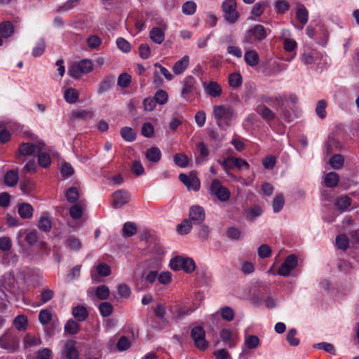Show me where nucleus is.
Returning <instances> with one entry per match:
<instances>
[{"instance_id":"nucleus-35","label":"nucleus","mask_w":359,"mask_h":359,"mask_svg":"<svg viewBox=\"0 0 359 359\" xmlns=\"http://www.w3.org/2000/svg\"><path fill=\"white\" fill-rule=\"evenodd\" d=\"M123 236L130 237L137 233V227L135 223L131 222H126L123 226Z\"/></svg>"},{"instance_id":"nucleus-31","label":"nucleus","mask_w":359,"mask_h":359,"mask_svg":"<svg viewBox=\"0 0 359 359\" xmlns=\"http://www.w3.org/2000/svg\"><path fill=\"white\" fill-rule=\"evenodd\" d=\"M72 315L79 321H83L88 317V313L86 307L77 306L74 308Z\"/></svg>"},{"instance_id":"nucleus-10","label":"nucleus","mask_w":359,"mask_h":359,"mask_svg":"<svg viewBox=\"0 0 359 359\" xmlns=\"http://www.w3.org/2000/svg\"><path fill=\"white\" fill-rule=\"evenodd\" d=\"M130 199L128 191L123 189L115 191L111 195V205L114 208H120L127 204Z\"/></svg>"},{"instance_id":"nucleus-13","label":"nucleus","mask_w":359,"mask_h":359,"mask_svg":"<svg viewBox=\"0 0 359 359\" xmlns=\"http://www.w3.org/2000/svg\"><path fill=\"white\" fill-rule=\"evenodd\" d=\"M194 310L195 308L181 304L175 305L170 309L172 318L175 320H179L186 316H189L192 313Z\"/></svg>"},{"instance_id":"nucleus-51","label":"nucleus","mask_w":359,"mask_h":359,"mask_svg":"<svg viewBox=\"0 0 359 359\" xmlns=\"http://www.w3.org/2000/svg\"><path fill=\"white\" fill-rule=\"evenodd\" d=\"M14 325L18 330H25L27 325V318L25 316H18L14 320Z\"/></svg>"},{"instance_id":"nucleus-50","label":"nucleus","mask_w":359,"mask_h":359,"mask_svg":"<svg viewBox=\"0 0 359 359\" xmlns=\"http://www.w3.org/2000/svg\"><path fill=\"white\" fill-rule=\"evenodd\" d=\"M274 8L277 13L283 14L289 10L290 4L284 0H278L274 4Z\"/></svg>"},{"instance_id":"nucleus-20","label":"nucleus","mask_w":359,"mask_h":359,"mask_svg":"<svg viewBox=\"0 0 359 359\" xmlns=\"http://www.w3.org/2000/svg\"><path fill=\"white\" fill-rule=\"evenodd\" d=\"M205 92L212 97H219L222 93V87L215 81L209 82L205 87Z\"/></svg>"},{"instance_id":"nucleus-17","label":"nucleus","mask_w":359,"mask_h":359,"mask_svg":"<svg viewBox=\"0 0 359 359\" xmlns=\"http://www.w3.org/2000/svg\"><path fill=\"white\" fill-rule=\"evenodd\" d=\"M189 57L184 55L180 60L177 61L172 67V72L176 75L182 74L188 67Z\"/></svg>"},{"instance_id":"nucleus-22","label":"nucleus","mask_w":359,"mask_h":359,"mask_svg":"<svg viewBox=\"0 0 359 359\" xmlns=\"http://www.w3.org/2000/svg\"><path fill=\"white\" fill-rule=\"evenodd\" d=\"M40 230L48 232L51 229L52 223L48 212H43L38 222Z\"/></svg>"},{"instance_id":"nucleus-47","label":"nucleus","mask_w":359,"mask_h":359,"mask_svg":"<svg viewBox=\"0 0 359 359\" xmlns=\"http://www.w3.org/2000/svg\"><path fill=\"white\" fill-rule=\"evenodd\" d=\"M173 161L180 168H185L189 164L188 157L184 154H175L174 156Z\"/></svg>"},{"instance_id":"nucleus-11","label":"nucleus","mask_w":359,"mask_h":359,"mask_svg":"<svg viewBox=\"0 0 359 359\" xmlns=\"http://www.w3.org/2000/svg\"><path fill=\"white\" fill-rule=\"evenodd\" d=\"M260 345V339L256 335L245 334L244 336V342L243 345V351L239 355V359H246L245 358V349H255Z\"/></svg>"},{"instance_id":"nucleus-63","label":"nucleus","mask_w":359,"mask_h":359,"mask_svg":"<svg viewBox=\"0 0 359 359\" xmlns=\"http://www.w3.org/2000/svg\"><path fill=\"white\" fill-rule=\"evenodd\" d=\"M265 8V3L263 1H259L256 3L251 11V14L256 16L259 17L264 11Z\"/></svg>"},{"instance_id":"nucleus-34","label":"nucleus","mask_w":359,"mask_h":359,"mask_svg":"<svg viewBox=\"0 0 359 359\" xmlns=\"http://www.w3.org/2000/svg\"><path fill=\"white\" fill-rule=\"evenodd\" d=\"M0 33L3 38H8L13 33V26L8 22L5 21L0 24Z\"/></svg>"},{"instance_id":"nucleus-4","label":"nucleus","mask_w":359,"mask_h":359,"mask_svg":"<svg viewBox=\"0 0 359 359\" xmlns=\"http://www.w3.org/2000/svg\"><path fill=\"white\" fill-rule=\"evenodd\" d=\"M222 9L224 18L228 22L234 23L239 18L236 0H224L222 4Z\"/></svg>"},{"instance_id":"nucleus-12","label":"nucleus","mask_w":359,"mask_h":359,"mask_svg":"<svg viewBox=\"0 0 359 359\" xmlns=\"http://www.w3.org/2000/svg\"><path fill=\"white\" fill-rule=\"evenodd\" d=\"M167 29L166 23H162L159 27H153L149 32V38L151 41L157 44H161L165 39V32Z\"/></svg>"},{"instance_id":"nucleus-25","label":"nucleus","mask_w":359,"mask_h":359,"mask_svg":"<svg viewBox=\"0 0 359 359\" xmlns=\"http://www.w3.org/2000/svg\"><path fill=\"white\" fill-rule=\"evenodd\" d=\"M34 209L29 203H22L18 206V213L23 219H30L33 216Z\"/></svg>"},{"instance_id":"nucleus-62","label":"nucleus","mask_w":359,"mask_h":359,"mask_svg":"<svg viewBox=\"0 0 359 359\" xmlns=\"http://www.w3.org/2000/svg\"><path fill=\"white\" fill-rule=\"evenodd\" d=\"M154 99L156 103L164 104L168 101V94L163 90H158L155 93Z\"/></svg>"},{"instance_id":"nucleus-42","label":"nucleus","mask_w":359,"mask_h":359,"mask_svg":"<svg viewBox=\"0 0 359 359\" xmlns=\"http://www.w3.org/2000/svg\"><path fill=\"white\" fill-rule=\"evenodd\" d=\"M336 245L338 249L346 250L349 245V240L347 236L344 234L339 235L336 237Z\"/></svg>"},{"instance_id":"nucleus-52","label":"nucleus","mask_w":359,"mask_h":359,"mask_svg":"<svg viewBox=\"0 0 359 359\" xmlns=\"http://www.w3.org/2000/svg\"><path fill=\"white\" fill-rule=\"evenodd\" d=\"M83 74L89 73L93 70V63L90 60H82L76 63Z\"/></svg>"},{"instance_id":"nucleus-58","label":"nucleus","mask_w":359,"mask_h":359,"mask_svg":"<svg viewBox=\"0 0 359 359\" xmlns=\"http://www.w3.org/2000/svg\"><path fill=\"white\" fill-rule=\"evenodd\" d=\"M116 45L118 48L124 53L130 51L131 46L130 43L122 37H119L116 39Z\"/></svg>"},{"instance_id":"nucleus-24","label":"nucleus","mask_w":359,"mask_h":359,"mask_svg":"<svg viewBox=\"0 0 359 359\" xmlns=\"http://www.w3.org/2000/svg\"><path fill=\"white\" fill-rule=\"evenodd\" d=\"M339 182V176L335 172H328L324 177V182L326 187L330 188L336 187Z\"/></svg>"},{"instance_id":"nucleus-43","label":"nucleus","mask_w":359,"mask_h":359,"mask_svg":"<svg viewBox=\"0 0 359 359\" xmlns=\"http://www.w3.org/2000/svg\"><path fill=\"white\" fill-rule=\"evenodd\" d=\"M52 317V312L48 309H42L39 313V320L43 325L48 324Z\"/></svg>"},{"instance_id":"nucleus-56","label":"nucleus","mask_w":359,"mask_h":359,"mask_svg":"<svg viewBox=\"0 0 359 359\" xmlns=\"http://www.w3.org/2000/svg\"><path fill=\"white\" fill-rule=\"evenodd\" d=\"M222 318L226 321H231L234 318V311L229 306H224L220 309Z\"/></svg>"},{"instance_id":"nucleus-6","label":"nucleus","mask_w":359,"mask_h":359,"mask_svg":"<svg viewBox=\"0 0 359 359\" xmlns=\"http://www.w3.org/2000/svg\"><path fill=\"white\" fill-rule=\"evenodd\" d=\"M210 194L215 196L220 201H227L231 196L229 190L222 186L219 180H212L210 185Z\"/></svg>"},{"instance_id":"nucleus-1","label":"nucleus","mask_w":359,"mask_h":359,"mask_svg":"<svg viewBox=\"0 0 359 359\" xmlns=\"http://www.w3.org/2000/svg\"><path fill=\"white\" fill-rule=\"evenodd\" d=\"M213 116L217 126L222 129H226L230 122L236 118V113L231 107L216 105L213 107Z\"/></svg>"},{"instance_id":"nucleus-61","label":"nucleus","mask_w":359,"mask_h":359,"mask_svg":"<svg viewBox=\"0 0 359 359\" xmlns=\"http://www.w3.org/2000/svg\"><path fill=\"white\" fill-rule=\"evenodd\" d=\"M297 330L294 328L289 330L287 334V340L291 346H296L299 344V340L295 337Z\"/></svg>"},{"instance_id":"nucleus-57","label":"nucleus","mask_w":359,"mask_h":359,"mask_svg":"<svg viewBox=\"0 0 359 359\" xmlns=\"http://www.w3.org/2000/svg\"><path fill=\"white\" fill-rule=\"evenodd\" d=\"M102 41L97 35H91L87 39V44L91 49H98Z\"/></svg>"},{"instance_id":"nucleus-60","label":"nucleus","mask_w":359,"mask_h":359,"mask_svg":"<svg viewBox=\"0 0 359 359\" xmlns=\"http://www.w3.org/2000/svg\"><path fill=\"white\" fill-rule=\"evenodd\" d=\"M131 81V76L127 73H122L119 75L117 81V84L122 88H126L129 86Z\"/></svg>"},{"instance_id":"nucleus-19","label":"nucleus","mask_w":359,"mask_h":359,"mask_svg":"<svg viewBox=\"0 0 359 359\" xmlns=\"http://www.w3.org/2000/svg\"><path fill=\"white\" fill-rule=\"evenodd\" d=\"M85 209L86 203L84 201H81L79 203L73 205L69 208V215L74 219H79L83 216Z\"/></svg>"},{"instance_id":"nucleus-9","label":"nucleus","mask_w":359,"mask_h":359,"mask_svg":"<svg viewBox=\"0 0 359 359\" xmlns=\"http://www.w3.org/2000/svg\"><path fill=\"white\" fill-rule=\"evenodd\" d=\"M191 337L193 338L196 346L200 350H205L208 343L205 339V330L200 326H196L192 328L191 332Z\"/></svg>"},{"instance_id":"nucleus-46","label":"nucleus","mask_w":359,"mask_h":359,"mask_svg":"<svg viewBox=\"0 0 359 359\" xmlns=\"http://www.w3.org/2000/svg\"><path fill=\"white\" fill-rule=\"evenodd\" d=\"M220 337L229 348H233L235 343L231 340V332L229 330L224 329L220 332Z\"/></svg>"},{"instance_id":"nucleus-28","label":"nucleus","mask_w":359,"mask_h":359,"mask_svg":"<svg viewBox=\"0 0 359 359\" xmlns=\"http://www.w3.org/2000/svg\"><path fill=\"white\" fill-rule=\"evenodd\" d=\"M38 163L42 168H46L50 166L51 159L49 154L44 150L38 151Z\"/></svg>"},{"instance_id":"nucleus-59","label":"nucleus","mask_w":359,"mask_h":359,"mask_svg":"<svg viewBox=\"0 0 359 359\" xmlns=\"http://www.w3.org/2000/svg\"><path fill=\"white\" fill-rule=\"evenodd\" d=\"M12 248L11 239L8 236L0 238V250L3 252H8Z\"/></svg>"},{"instance_id":"nucleus-37","label":"nucleus","mask_w":359,"mask_h":359,"mask_svg":"<svg viewBox=\"0 0 359 359\" xmlns=\"http://www.w3.org/2000/svg\"><path fill=\"white\" fill-rule=\"evenodd\" d=\"M285 199L282 194H276L273 200L272 207L274 212H279L283 208Z\"/></svg>"},{"instance_id":"nucleus-41","label":"nucleus","mask_w":359,"mask_h":359,"mask_svg":"<svg viewBox=\"0 0 359 359\" xmlns=\"http://www.w3.org/2000/svg\"><path fill=\"white\" fill-rule=\"evenodd\" d=\"M257 112L266 121H271L275 118L274 113L266 106L259 107L257 108Z\"/></svg>"},{"instance_id":"nucleus-27","label":"nucleus","mask_w":359,"mask_h":359,"mask_svg":"<svg viewBox=\"0 0 359 359\" xmlns=\"http://www.w3.org/2000/svg\"><path fill=\"white\" fill-rule=\"evenodd\" d=\"M19 180L18 172L11 170L8 171L4 176L5 184L9 187H14Z\"/></svg>"},{"instance_id":"nucleus-55","label":"nucleus","mask_w":359,"mask_h":359,"mask_svg":"<svg viewBox=\"0 0 359 359\" xmlns=\"http://www.w3.org/2000/svg\"><path fill=\"white\" fill-rule=\"evenodd\" d=\"M65 331L69 334H74L79 331V324L74 320H69L65 325Z\"/></svg>"},{"instance_id":"nucleus-33","label":"nucleus","mask_w":359,"mask_h":359,"mask_svg":"<svg viewBox=\"0 0 359 359\" xmlns=\"http://www.w3.org/2000/svg\"><path fill=\"white\" fill-rule=\"evenodd\" d=\"M79 91L75 88H67L64 94L65 100L70 104L75 103L79 99Z\"/></svg>"},{"instance_id":"nucleus-29","label":"nucleus","mask_w":359,"mask_h":359,"mask_svg":"<svg viewBox=\"0 0 359 359\" xmlns=\"http://www.w3.org/2000/svg\"><path fill=\"white\" fill-rule=\"evenodd\" d=\"M344 163V158L341 154H335L329 160V164L334 170H340Z\"/></svg>"},{"instance_id":"nucleus-54","label":"nucleus","mask_w":359,"mask_h":359,"mask_svg":"<svg viewBox=\"0 0 359 359\" xmlns=\"http://www.w3.org/2000/svg\"><path fill=\"white\" fill-rule=\"evenodd\" d=\"M158 278V273L156 271H144L142 273V280L147 283H154Z\"/></svg>"},{"instance_id":"nucleus-49","label":"nucleus","mask_w":359,"mask_h":359,"mask_svg":"<svg viewBox=\"0 0 359 359\" xmlns=\"http://www.w3.org/2000/svg\"><path fill=\"white\" fill-rule=\"evenodd\" d=\"M192 229L191 222L189 219H184L177 226V231L181 235H186L190 232Z\"/></svg>"},{"instance_id":"nucleus-7","label":"nucleus","mask_w":359,"mask_h":359,"mask_svg":"<svg viewBox=\"0 0 359 359\" xmlns=\"http://www.w3.org/2000/svg\"><path fill=\"white\" fill-rule=\"evenodd\" d=\"M298 262L295 255H290L277 271V273L282 276H288L290 272L297 267Z\"/></svg>"},{"instance_id":"nucleus-16","label":"nucleus","mask_w":359,"mask_h":359,"mask_svg":"<svg viewBox=\"0 0 359 359\" xmlns=\"http://www.w3.org/2000/svg\"><path fill=\"white\" fill-rule=\"evenodd\" d=\"M341 143L334 137H329L325 142L323 153L326 156H330L334 151L341 149Z\"/></svg>"},{"instance_id":"nucleus-23","label":"nucleus","mask_w":359,"mask_h":359,"mask_svg":"<svg viewBox=\"0 0 359 359\" xmlns=\"http://www.w3.org/2000/svg\"><path fill=\"white\" fill-rule=\"evenodd\" d=\"M145 156L148 161L156 163L161 158V151L158 147H152L146 151Z\"/></svg>"},{"instance_id":"nucleus-18","label":"nucleus","mask_w":359,"mask_h":359,"mask_svg":"<svg viewBox=\"0 0 359 359\" xmlns=\"http://www.w3.org/2000/svg\"><path fill=\"white\" fill-rule=\"evenodd\" d=\"M244 60L248 66L254 67L259 63V56L256 50H248L244 54Z\"/></svg>"},{"instance_id":"nucleus-14","label":"nucleus","mask_w":359,"mask_h":359,"mask_svg":"<svg viewBox=\"0 0 359 359\" xmlns=\"http://www.w3.org/2000/svg\"><path fill=\"white\" fill-rule=\"evenodd\" d=\"M189 217L195 224H201L205 218L204 209L199 205H193L189 210Z\"/></svg>"},{"instance_id":"nucleus-15","label":"nucleus","mask_w":359,"mask_h":359,"mask_svg":"<svg viewBox=\"0 0 359 359\" xmlns=\"http://www.w3.org/2000/svg\"><path fill=\"white\" fill-rule=\"evenodd\" d=\"M195 79L193 76H187L183 81V87L182 88L181 94L184 98L193 94Z\"/></svg>"},{"instance_id":"nucleus-64","label":"nucleus","mask_w":359,"mask_h":359,"mask_svg":"<svg viewBox=\"0 0 359 359\" xmlns=\"http://www.w3.org/2000/svg\"><path fill=\"white\" fill-rule=\"evenodd\" d=\"M302 62L304 65H312L317 63L316 57L311 53H306L302 54L301 57Z\"/></svg>"},{"instance_id":"nucleus-26","label":"nucleus","mask_w":359,"mask_h":359,"mask_svg":"<svg viewBox=\"0 0 359 359\" xmlns=\"http://www.w3.org/2000/svg\"><path fill=\"white\" fill-rule=\"evenodd\" d=\"M120 134L122 138L128 142H134L136 139L135 130L130 127H123L120 130Z\"/></svg>"},{"instance_id":"nucleus-48","label":"nucleus","mask_w":359,"mask_h":359,"mask_svg":"<svg viewBox=\"0 0 359 359\" xmlns=\"http://www.w3.org/2000/svg\"><path fill=\"white\" fill-rule=\"evenodd\" d=\"M196 4L192 1L185 2L182 6V11L185 15H193L196 12Z\"/></svg>"},{"instance_id":"nucleus-3","label":"nucleus","mask_w":359,"mask_h":359,"mask_svg":"<svg viewBox=\"0 0 359 359\" xmlns=\"http://www.w3.org/2000/svg\"><path fill=\"white\" fill-rule=\"evenodd\" d=\"M170 266L175 271L184 270L187 273H191L195 269V263L191 258L182 256L176 257L170 262Z\"/></svg>"},{"instance_id":"nucleus-45","label":"nucleus","mask_w":359,"mask_h":359,"mask_svg":"<svg viewBox=\"0 0 359 359\" xmlns=\"http://www.w3.org/2000/svg\"><path fill=\"white\" fill-rule=\"evenodd\" d=\"M113 306L111 303L104 302L100 304L99 311L103 317L109 316L113 312Z\"/></svg>"},{"instance_id":"nucleus-53","label":"nucleus","mask_w":359,"mask_h":359,"mask_svg":"<svg viewBox=\"0 0 359 359\" xmlns=\"http://www.w3.org/2000/svg\"><path fill=\"white\" fill-rule=\"evenodd\" d=\"M24 345L25 348L36 346L41 344V340L30 334H27L24 338Z\"/></svg>"},{"instance_id":"nucleus-21","label":"nucleus","mask_w":359,"mask_h":359,"mask_svg":"<svg viewBox=\"0 0 359 359\" xmlns=\"http://www.w3.org/2000/svg\"><path fill=\"white\" fill-rule=\"evenodd\" d=\"M65 348V355L67 359H79V352L74 341H67Z\"/></svg>"},{"instance_id":"nucleus-8","label":"nucleus","mask_w":359,"mask_h":359,"mask_svg":"<svg viewBox=\"0 0 359 359\" xmlns=\"http://www.w3.org/2000/svg\"><path fill=\"white\" fill-rule=\"evenodd\" d=\"M19 346L18 339L8 332H6L0 337V347L10 352L15 351Z\"/></svg>"},{"instance_id":"nucleus-39","label":"nucleus","mask_w":359,"mask_h":359,"mask_svg":"<svg viewBox=\"0 0 359 359\" xmlns=\"http://www.w3.org/2000/svg\"><path fill=\"white\" fill-rule=\"evenodd\" d=\"M95 294L99 299L105 300L109 297L110 291L107 286L102 285L96 287Z\"/></svg>"},{"instance_id":"nucleus-5","label":"nucleus","mask_w":359,"mask_h":359,"mask_svg":"<svg viewBox=\"0 0 359 359\" xmlns=\"http://www.w3.org/2000/svg\"><path fill=\"white\" fill-rule=\"evenodd\" d=\"M44 149L45 144L43 142H39L36 144L23 142L19 145L18 151L16 153V158L20 159L22 157L32 156L36 152H38V151Z\"/></svg>"},{"instance_id":"nucleus-30","label":"nucleus","mask_w":359,"mask_h":359,"mask_svg":"<svg viewBox=\"0 0 359 359\" xmlns=\"http://www.w3.org/2000/svg\"><path fill=\"white\" fill-rule=\"evenodd\" d=\"M351 204V200L348 196H341L335 202L336 208L341 212L347 210Z\"/></svg>"},{"instance_id":"nucleus-40","label":"nucleus","mask_w":359,"mask_h":359,"mask_svg":"<svg viewBox=\"0 0 359 359\" xmlns=\"http://www.w3.org/2000/svg\"><path fill=\"white\" fill-rule=\"evenodd\" d=\"M242 76L240 73H231L229 76V84L231 87L236 88L242 84Z\"/></svg>"},{"instance_id":"nucleus-2","label":"nucleus","mask_w":359,"mask_h":359,"mask_svg":"<svg viewBox=\"0 0 359 359\" xmlns=\"http://www.w3.org/2000/svg\"><path fill=\"white\" fill-rule=\"evenodd\" d=\"M270 30L266 29L262 25H254L245 32L243 42L246 44H254L264 40Z\"/></svg>"},{"instance_id":"nucleus-38","label":"nucleus","mask_w":359,"mask_h":359,"mask_svg":"<svg viewBox=\"0 0 359 359\" xmlns=\"http://www.w3.org/2000/svg\"><path fill=\"white\" fill-rule=\"evenodd\" d=\"M297 19L303 25L307 23L309 19V12L304 6H302L297 8Z\"/></svg>"},{"instance_id":"nucleus-44","label":"nucleus","mask_w":359,"mask_h":359,"mask_svg":"<svg viewBox=\"0 0 359 359\" xmlns=\"http://www.w3.org/2000/svg\"><path fill=\"white\" fill-rule=\"evenodd\" d=\"M327 107V102L324 100H319L317 102L316 107V113L317 116L321 119H324L326 117L327 112L325 108Z\"/></svg>"},{"instance_id":"nucleus-36","label":"nucleus","mask_w":359,"mask_h":359,"mask_svg":"<svg viewBox=\"0 0 359 359\" xmlns=\"http://www.w3.org/2000/svg\"><path fill=\"white\" fill-rule=\"evenodd\" d=\"M65 196L70 203H76L79 198V190L76 187H70L65 191Z\"/></svg>"},{"instance_id":"nucleus-32","label":"nucleus","mask_w":359,"mask_h":359,"mask_svg":"<svg viewBox=\"0 0 359 359\" xmlns=\"http://www.w3.org/2000/svg\"><path fill=\"white\" fill-rule=\"evenodd\" d=\"M235 158L234 157H228L225 158L224 161H219V163L222 166L223 169L224 170L225 172L231 177H233V175L230 173V170L234 168H236L235 164Z\"/></svg>"}]
</instances>
